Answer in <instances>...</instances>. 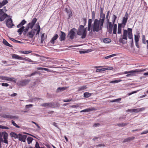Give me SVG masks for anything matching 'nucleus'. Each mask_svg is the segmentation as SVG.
<instances>
[{
    "label": "nucleus",
    "mask_w": 148,
    "mask_h": 148,
    "mask_svg": "<svg viewBox=\"0 0 148 148\" xmlns=\"http://www.w3.org/2000/svg\"><path fill=\"white\" fill-rule=\"evenodd\" d=\"M103 9L101 8L100 14V18L98 20L95 19L93 24V30L94 32H98L100 30H102L104 23L105 14L103 13Z\"/></svg>",
    "instance_id": "f257e3e1"
},
{
    "label": "nucleus",
    "mask_w": 148,
    "mask_h": 148,
    "mask_svg": "<svg viewBox=\"0 0 148 148\" xmlns=\"http://www.w3.org/2000/svg\"><path fill=\"white\" fill-rule=\"evenodd\" d=\"M77 34L78 35L81 36V38H85L87 35V27L85 28L84 26L82 25H80L78 28Z\"/></svg>",
    "instance_id": "f03ea898"
},
{
    "label": "nucleus",
    "mask_w": 148,
    "mask_h": 148,
    "mask_svg": "<svg viewBox=\"0 0 148 148\" xmlns=\"http://www.w3.org/2000/svg\"><path fill=\"white\" fill-rule=\"evenodd\" d=\"M40 26L38 25L36 26V28L31 29V30L29 31L27 34V36L29 38H33L36 34V36L39 35L40 31Z\"/></svg>",
    "instance_id": "7ed1b4c3"
},
{
    "label": "nucleus",
    "mask_w": 148,
    "mask_h": 148,
    "mask_svg": "<svg viewBox=\"0 0 148 148\" xmlns=\"http://www.w3.org/2000/svg\"><path fill=\"white\" fill-rule=\"evenodd\" d=\"M127 31V30L123 29V34L121 36L119 39V42L123 44H125L127 43V40L128 36Z\"/></svg>",
    "instance_id": "20e7f679"
},
{
    "label": "nucleus",
    "mask_w": 148,
    "mask_h": 148,
    "mask_svg": "<svg viewBox=\"0 0 148 148\" xmlns=\"http://www.w3.org/2000/svg\"><path fill=\"white\" fill-rule=\"evenodd\" d=\"M0 116L1 117L6 119H18V117L17 116H12L9 115L8 114H6L3 113L1 114Z\"/></svg>",
    "instance_id": "39448f33"
},
{
    "label": "nucleus",
    "mask_w": 148,
    "mask_h": 148,
    "mask_svg": "<svg viewBox=\"0 0 148 148\" xmlns=\"http://www.w3.org/2000/svg\"><path fill=\"white\" fill-rule=\"evenodd\" d=\"M76 30L77 29L74 28L71 29L69 32L68 36H69L71 39H73L74 38L76 34L75 32Z\"/></svg>",
    "instance_id": "423d86ee"
},
{
    "label": "nucleus",
    "mask_w": 148,
    "mask_h": 148,
    "mask_svg": "<svg viewBox=\"0 0 148 148\" xmlns=\"http://www.w3.org/2000/svg\"><path fill=\"white\" fill-rule=\"evenodd\" d=\"M3 9H0V21H2L8 16V15L4 12Z\"/></svg>",
    "instance_id": "0eeeda50"
},
{
    "label": "nucleus",
    "mask_w": 148,
    "mask_h": 148,
    "mask_svg": "<svg viewBox=\"0 0 148 148\" xmlns=\"http://www.w3.org/2000/svg\"><path fill=\"white\" fill-rule=\"evenodd\" d=\"M30 81V79H25L19 81L18 82V84L20 86H24L28 84Z\"/></svg>",
    "instance_id": "6e6552de"
},
{
    "label": "nucleus",
    "mask_w": 148,
    "mask_h": 148,
    "mask_svg": "<svg viewBox=\"0 0 148 148\" xmlns=\"http://www.w3.org/2000/svg\"><path fill=\"white\" fill-rule=\"evenodd\" d=\"M55 104L54 102H51L49 103H44L41 104V106L46 107H51L54 108L55 106Z\"/></svg>",
    "instance_id": "1a4fd4ad"
},
{
    "label": "nucleus",
    "mask_w": 148,
    "mask_h": 148,
    "mask_svg": "<svg viewBox=\"0 0 148 148\" xmlns=\"http://www.w3.org/2000/svg\"><path fill=\"white\" fill-rule=\"evenodd\" d=\"M128 14L127 12H126L123 18L122 21V24H123L124 27L126 25L128 19Z\"/></svg>",
    "instance_id": "9d476101"
},
{
    "label": "nucleus",
    "mask_w": 148,
    "mask_h": 148,
    "mask_svg": "<svg viewBox=\"0 0 148 148\" xmlns=\"http://www.w3.org/2000/svg\"><path fill=\"white\" fill-rule=\"evenodd\" d=\"M27 137V136L26 135H23L21 134H19L18 139L19 140L23 142H25Z\"/></svg>",
    "instance_id": "9b49d317"
},
{
    "label": "nucleus",
    "mask_w": 148,
    "mask_h": 148,
    "mask_svg": "<svg viewBox=\"0 0 148 148\" xmlns=\"http://www.w3.org/2000/svg\"><path fill=\"white\" fill-rule=\"evenodd\" d=\"M7 26L10 28L12 27V26H14V25L13 24L11 18L8 19L6 23Z\"/></svg>",
    "instance_id": "f8f14e48"
},
{
    "label": "nucleus",
    "mask_w": 148,
    "mask_h": 148,
    "mask_svg": "<svg viewBox=\"0 0 148 148\" xmlns=\"http://www.w3.org/2000/svg\"><path fill=\"white\" fill-rule=\"evenodd\" d=\"M37 19L36 18H34L31 22L28 23V25L31 29H33V27L37 21Z\"/></svg>",
    "instance_id": "ddd939ff"
},
{
    "label": "nucleus",
    "mask_w": 148,
    "mask_h": 148,
    "mask_svg": "<svg viewBox=\"0 0 148 148\" xmlns=\"http://www.w3.org/2000/svg\"><path fill=\"white\" fill-rule=\"evenodd\" d=\"M145 69L141 70L138 69H136L134 70H132L130 71H126L124 72V74H128L130 73H134L140 72L142 71H145Z\"/></svg>",
    "instance_id": "4468645a"
},
{
    "label": "nucleus",
    "mask_w": 148,
    "mask_h": 148,
    "mask_svg": "<svg viewBox=\"0 0 148 148\" xmlns=\"http://www.w3.org/2000/svg\"><path fill=\"white\" fill-rule=\"evenodd\" d=\"M60 32L61 34L60 35L59 37L60 40L61 41L64 40L65 39V37L66 36L65 33L61 31H60Z\"/></svg>",
    "instance_id": "2eb2a0df"
},
{
    "label": "nucleus",
    "mask_w": 148,
    "mask_h": 148,
    "mask_svg": "<svg viewBox=\"0 0 148 148\" xmlns=\"http://www.w3.org/2000/svg\"><path fill=\"white\" fill-rule=\"evenodd\" d=\"M12 58L13 59H16L21 60L22 59H23V57L15 54H12Z\"/></svg>",
    "instance_id": "dca6fc26"
},
{
    "label": "nucleus",
    "mask_w": 148,
    "mask_h": 148,
    "mask_svg": "<svg viewBox=\"0 0 148 148\" xmlns=\"http://www.w3.org/2000/svg\"><path fill=\"white\" fill-rule=\"evenodd\" d=\"M58 35L57 34H55L50 40L49 42L51 44H54L55 43V41L58 38Z\"/></svg>",
    "instance_id": "f3484780"
},
{
    "label": "nucleus",
    "mask_w": 148,
    "mask_h": 148,
    "mask_svg": "<svg viewBox=\"0 0 148 148\" xmlns=\"http://www.w3.org/2000/svg\"><path fill=\"white\" fill-rule=\"evenodd\" d=\"M26 23L27 21L25 19H23L19 24L17 25V27L18 28H19L20 27H22V26H23V25Z\"/></svg>",
    "instance_id": "a211bd4d"
},
{
    "label": "nucleus",
    "mask_w": 148,
    "mask_h": 148,
    "mask_svg": "<svg viewBox=\"0 0 148 148\" xmlns=\"http://www.w3.org/2000/svg\"><path fill=\"white\" fill-rule=\"evenodd\" d=\"M5 134L4 136L3 137V138L4 140H3V143H5L8 144V141L7 139L8 138V134L7 133H4Z\"/></svg>",
    "instance_id": "6ab92c4d"
},
{
    "label": "nucleus",
    "mask_w": 148,
    "mask_h": 148,
    "mask_svg": "<svg viewBox=\"0 0 148 148\" xmlns=\"http://www.w3.org/2000/svg\"><path fill=\"white\" fill-rule=\"evenodd\" d=\"M66 88L65 87H59L56 90V92L57 93L62 92L66 90Z\"/></svg>",
    "instance_id": "aec40b11"
},
{
    "label": "nucleus",
    "mask_w": 148,
    "mask_h": 148,
    "mask_svg": "<svg viewBox=\"0 0 148 148\" xmlns=\"http://www.w3.org/2000/svg\"><path fill=\"white\" fill-rule=\"evenodd\" d=\"M10 135L12 137H13L15 139H16L18 138L19 134H17L15 132H11L10 133Z\"/></svg>",
    "instance_id": "412c9836"
},
{
    "label": "nucleus",
    "mask_w": 148,
    "mask_h": 148,
    "mask_svg": "<svg viewBox=\"0 0 148 148\" xmlns=\"http://www.w3.org/2000/svg\"><path fill=\"white\" fill-rule=\"evenodd\" d=\"M66 12L69 15V18H70L72 16V13L70 9L66 8L65 9Z\"/></svg>",
    "instance_id": "4be33fe9"
},
{
    "label": "nucleus",
    "mask_w": 148,
    "mask_h": 148,
    "mask_svg": "<svg viewBox=\"0 0 148 148\" xmlns=\"http://www.w3.org/2000/svg\"><path fill=\"white\" fill-rule=\"evenodd\" d=\"M19 28H20L18 30L17 32H18L19 33V35H21L24 31L25 27L24 26H22Z\"/></svg>",
    "instance_id": "5701e85b"
},
{
    "label": "nucleus",
    "mask_w": 148,
    "mask_h": 148,
    "mask_svg": "<svg viewBox=\"0 0 148 148\" xmlns=\"http://www.w3.org/2000/svg\"><path fill=\"white\" fill-rule=\"evenodd\" d=\"M8 3L7 0H3L1 2H0V8L7 4Z\"/></svg>",
    "instance_id": "b1692460"
},
{
    "label": "nucleus",
    "mask_w": 148,
    "mask_h": 148,
    "mask_svg": "<svg viewBox=\"0 0 148 148\" xmlns=\"http://www.w3.org/2000/svg\"><path fill=\"white\" fill-rule=\"evenodd\" d=\"M135 138L134 137H128L127 138L125 139L123 141V143L126 142H128L130 141L134 140Z\"/></svg>",
    "instance_id": "393cba45"
},
{
    "label": "nucleus",
    "mask_w": 148,
    "mask_h": 148,
    "mask_svg": "<svg viewBox=\"0 0 148 148\" xmlns=\"http://www.w3.org/2000/svg\"><path fill=\"white\" fill-rule=\"evenodd\" d=\"M3 43L5 45L9 46L11 47H13L12 45L9 44L8 42L4 39H3Z\"/></svg>",
    "instance_id": "a878e982"
},
{
    "label": "nucleus",
    "mask_w": 148,
    "mask_h": 148,
    "mask_svg": "<svg viewBox=\"0 0 148 148\" xmlns=\"http://www.w3.org/2000/svg\"><path fill=\"white\" fill-rule=\"evenodd\" d=\"M94 109V108H88L86 109H85L84 110H81L80 111V112H89L90 111H92Z\"/></svg>",
    "instance_id": "bb28decb"
},
{
    "label": "nucleus",
    "mask_w": 148,
    "mask_h": 148,
    "mask_svg": "<svg viewBox=\"0 0 148 148\" xmlns=\"http://www.w3.org/2000/svg\"><path fill=\"white\" fill-rule=\"evenodd\" d=\"M10 77H8L0 76V79L3 80H5L10 81Z\"/></svg>",
    "instance_id": "cd10ccee"
},
{
    "label": "nucleus",
    "mask_w": 148,
    "mask_h": 148,
    "mask_svg": "<svg viewBox=\"0 0 148 148\" xmlns=\"http://www.w3.org/2000/svg\"><path fill=\"white\" fill-rule=\"evenodd\" d=\"M87 87L86 86L80 87L78 88V91H83L87 88Z\"/></svg>",
    "instance_id": "c85d7f7f"
},
{
    "label": "nucleus",
    "mask_w": 148,
    "mask_h": 148,
    "mask_svg": "<svg viewBox=\"0 0 148 148\" xmlns=\"http://www.w3.org/2000/svg\"><path fill=\"white\" fill-rule=\"evenodd\" d=\"M33 140V139L30 137H28L27 138V140L28 142V144H29L31 143Z\"/></svg>",
    "instance_id": "c756f323"
},
{
    "label": "nucleus",
    "mask_w": 148,
    "mask_h": 148,
    "mask_svg": "<svg viewBox=\"0 0 148 148\" xmlns=\"http://www.w3.org/2000/svg\"><path fill=\"white\" fill-rule=\"evenodd\" d=\"M91 95V94L90 93L88 92H85L84 94V97L85 98H88L90 97Z\"/></svg>",
    "instance_id": "7c9ffc66"
},
{
    "label": "nucleus",
    "mask_w": 148,
    "mask_h": 148,
    "mask_svg": "<svg viewBox=\"0 0 148 148\" xmlns=\"http://www.w3.org/2000/svg\"><path fill=\"white\" fill-rule=\"evenodd\" d=\"M87 30L88 31H90L91 30L90 32H94L93 31V26L92 27L91 25H88Z\"/></svg>",
    "instance_id": "2f4dec72"
},
{
    "label": "nucleus",
    "mask_w": 148,
    "mask_h": 148,
    "mask_svg": "<svg viewBox=\"0 0 148 148\" xmlns=\"http://www.w3.org/2000/svg\"><path fill=\"white\" fill-rule=\"evenodd\" d=\"M117 25L116 24H114L113 26V34H116V33Z\"/></svg>",
    "instance_id": "473e14b6"
},
{
    "label": "nucleus",
    "mask_w": 148,
    "mask_h": 148,
    "mask_svg": "<svg viewBox=\"0 0 148 148\" xmlns=\"http://www.w3.org/2000/svg\"><path fill=\"white\" fill-rule=\"evenodd\" d=\"M9 38L12 41L16 43H20L21 44L23 43V42H22L16 40L14 39L13 38Z\"/></svg>",
    "instance_id": "72a5a7b5"
},
{
    "label": "nucleus",
    "mask_w": 148,
    "mask_h": 148,
    "mask_svg": "<svg viewBox=\"0 0 148 148\" xmlns=\"http://www.w3.org/2000/svg\"><path fill=\"white\" fill-rule=\"evenodd\" d=\"M113 67L111 66L107 68L100 69L101 71H103L106 70H110L113 69Z\"/></svg>",
    "instance_id": "f704fd0d"
},
{
    "label": "nucleus",
    "mask_w": 148,
    "mask_h": 148,
    "mask_svg": "<svg viewBox=\"0 0 148 148\" xmlns=\"http://www.w3.org/2000/svg\"><path fill=\"white\" fill-rule=\"evenodd\" d=\"M91 51V50L90 49H88L87 50H84V51H79V53L81 54L82 53H88Z\"/></svg>",
    "instance_id": "c9c22d12"
},
{
    "label": "nucleus",
    "mask_w": 148,
    "mask_h": 148,
    "mask_svg": "<svg viewBox=\"0 0 148 148\" xmlns=\"http://www.w3.org/2000/svg\"><path fill=\"white\" fill-rule=\"evenodd\" d=\"M128 123H120L117 124V125L119 127H124L126 126L128 124Z\"/></svg>",
    "instance_id": "e433bc0d"
},
{
    "label": "nucleus",
    "mask_w": 148,
    "mask_h": 148,
    "mask_svg": "<svg viewBox=\"0 0 148 148\" xmlns=\"http://www.w3.org/2000/svg\"><path fill=\"white\" fill-rule=\"evenodd\" d=\"M139 38L140 36L137 35H134V40L135 42H138Z\"/></svg>",
    "instance_id": "4c0bfd02"
},
{
    "label": "nucleus",
    "mask_w": 148,
    "mask_h": 148,
    "mask_svg": "<svg viewBox=\"0 0 148 148\" xmlns=\"http://www.w3.org/2000/svg\"><path fill=\"white\" fill-rule=\"evenodd\" d=\"M111 40L108 38H106L104 39L103 42L105 43H108L110 42Z\"/></svg>",
    "instance_id": "58836bf2"
},
{
    "label": "nucleus",
    "mask_w": 148,
    "mask_h": 148,
    "mask_svg": "<svg viewBox=\"0 0 148 148\" xmlns=\"http://www.w3.org/2000/svg\"><path fill=\"white\" fill-rule=\"evenodd\" d=\"M7 133L5 132H0V140H3V138H2L3 136H4L5 134L4 133Z\"/></svg>",
    "instance_id": "ea45409f"
},
{
    "label": "nucleus",
    "mask_w": 148,
    "mask_h": 148,
    "mask_svg": "<svg viewBox=\"0 0 148 148\" xmlns=\"http://www.w3.org/2000/svg\"><path fill=\"white\" fill-rule=\"evenodd\" d=\"M121 98H119L116 99H115L112 100H111V102H119L121 101Z\"/></svg>",
    "instance_id": "a19ab883"
},
{
    "label": "nucleus",
    "mask_w": 148,
    "mask_h": 148,
    "mask_svg": "<svg viewBox=\"0 0 148 148\" xmlns=\"http://www.w3.org/2000/svg\"><path fill=\"white\" fill-rule=\"evenodd\" d=\"M11 123L14 126L16 127L17 128H20V127L17 125L13 120H12L11 121Z\"/></svg>",
    "instance_id": "79ce46f5"
},
{
    "label": "nucleus",
    "mask_w": 148,
    "mask_h": 148,
    "mask_svg": "<svg viewBox=\"0 0 148 148\" xmlns=\"http://www.w3.org/2000/svg\"><path fill=\"white\" fill-rule=\"evenodd\" d=\"M117 55L116 54H113L109 55V56H107L105 58L106 59H108L109 58H111L112 57L115 56H116Z\"/></svg>",
    "instance_id": "37998d69"
},
{
    "label": "nucleus",
    "mask_w": 148,
    "mask_h": 148,
    "mask_svg": "<svg viewBox=\"0 0 148 148\" xmlns=\"http://www.w3.org/2000/svg\"><path fill=\"white\" fill-rule=\"evenodd\" d=\"M23 58V59H22V60H25L26 61H27L29 62H34V61L32 60H31L29 58Z\"/></svg>",
    "instance_id": "c03bdc74"
},
{
    "label": "nucleus",
    "mask_w": 148,
    "mask_h": 148,
    "mask_svg": "<svg viewBox=\"0 0 148 148\" xmlns=\"http://www.w3.org/2000/svg\"><path fill=\"white\" fill-rule=\"evenodd\" d=\"M40 99V98H34L32 99H30V100H31V101H37L38 100H39Z\"/></svg>",
    "instance_id": "a18cd8bd"
},
{
    "label": "nucleus",
    "mask_w": 148,
    "mask_h": 148,
    "mask_svg": "<svg viewBox=\"0 0 148 148\" xmlns=\"http://www.w3.org/2000/svg\"><path fill=\"white\" fill-rule=\"evenodd\" d=\"M44 34H45L44 33L43 34H42L41 35V43H42L44 41L45 39L44 37Z\"/></svg>",
    "instance_id": "49530a36"
},
{
    "label": "nucleus",
    "mask_w": 148,
    "mask_h": 148,
    "mask_svg": "<svg viewBox=\"0 0 148 148\" xmlns=\"http://www.w3.org/2000/svg\"><path fill=\"white\" fill-rule=\"evenodd\" d=\"M32 52V51H23L22 53H23L26 54L30 53Z\"/></svg>",
    "instance_id": "de8ad7c7"
},
{
    "label": "nucleus",
    "mask_w": 148,
    "mask_h": 148,
    "mask_svg": "<svg viewBox=\"0 0 148 148\" xmlns=\"http://www.w3.org/2000/svg\"><path fill=\"white\" fill-rule=\"evenodd\" d=\"M121 80L120 79L117 80H113L111 81L110 82L112 83H116L119 82L121 81Z\"/></svg>",
    "instance_id": "09e8293b"
},
{
    "label": "nucleus",
    "mask_w": 148,
    "mask_h": 148,
    "mask_svg": "<svg viewBox=\"0 0 148 148\" xmlns=\"http://www.w3.org/2000/svg\"><path fill=\"white\" fill-rule=\"evenodd\" d=\"M142 42L144 44H146V42L145 41V37L144 35L143 36L142 39Z\"/></svg>",
    "instance_id": "8fccbe9b"
},
{
    "label": "nucleus",
    "mask_w": 148,
    "mask_h": 148,
    "mask_svg": "<svg viewBox=\"0 0 148 148\" xmlns=\"http://www.w3.org/2000/svg\"><path fill=\"white\" fill-rule=\"evenodd\" d=\"M37 69L38 70H44L45 71H48L49 69L47 68H42V67H38L37 68Z\"/></svg>",
    "instance_id": "3c124183"
},
{
    "label": "nucleus",
    "mask_w": 148,
    "mask_h": 148,
    "mask_svg": "<svg viewBox=\"0 0 148 148\" xmlns=\"http://www.w3.org/2000/svg\"><path fill=\"white\" fill-rule=\"evenodd\" d=\"M108 23V29L112 28L113 25L111 22H109Z\"/></svg>",
    "instance_id": "603ef678"
},
{
    "label": "nucleus",
    "mask_w": 148,
    "mask_h": 148,
    "mask_svg": "<svg viewBox=\"0 0 148 148\" xmlns=\"http://www.w3.org/2000/svg\"><path fill=\"white\" fill-rule=\"evenodd\" d=\"M110 14V11H108L107 12V15L106 17V18L107 20V23H108L109 21V19L108 18V16H109Z\"/></svg>",
    "instance_id": "864d4df0"
},
{
    "label": "nucleus",
    "mask_w": 148,
    "mask_h": 148,
    "mask_svg": "<svg viewBox=\"0 0 148 148\" xmlns=\"http://www.w3.org/2000/svg\"><path fill=\"white\" fill-rule=\"evenodd\" d=\"M29 28H30V27H29V26L27 25L24 28V30L25 31V32H27L29 31Z\"/></svg>",
    "instance_id": "5fc2aeb1"
},
{
    "label": "nucleus",
    "mask_w": 148,
    "mask_h": 148,
    "mask_svg": "<svg viewBox=\"0 0 148 148\" xmlns=\"http://www.w3.org/2000/svg\"><path fill=\"white\" fill-rule=\"evenodd\" d=\"M128 37L129 39H131L132 40H133L132 34H128Z\"/></svg>",
    "instance_id": "6e6d98bb"
},
{
    "label": "nucleus",
    "mask_w": 148,
    "mask_h": 148,
    "mask_svg": "<svg viewBox=\"0 0 148 148\" xmlns=\"http://www.w3.org/2000/svg\"><path fill=\"white\" fill-rule=\"evenodd\" d=\"M117 18V16L115 15H113V23L114 24L115 22V20Z\"/></svg>",
    "instance_id": "4d7b16f0"
},
{
    "label": "nucleus",
    "mask_w": 148,
    "mask_h": 148,
    "mask_svg": "<svg viewBox=\"0 0 148 148\" xmlns=\"http://www.w3.org/2000/svg\"><path fill=\"white\" fill-rule=\"evenodd\" d=\"M1 85H2V86H5V87H7L9 86V85L8 83H1L0 84Z\"/></svg>",
    "instance_id": "13d9d810"
},
{
    "label": "nucleus",
    "mask_w": 148,
    "mask_h": 148,
    "mask_svg": "<svg viewBox=\"0 0 148 148\" xmlns=\"http://www.w3.org/2000/svg\"><path fill=\"white\" fill-rule=\"evenodd\" d=\"M132 111L133 112H135L136 113H137L138 112H139V110L138 108L136 109H132Z\"/></svg>",
    "instance_id": "bf43d9fd"
},
{
    "label": "nucleus",
    "mask_w": 148,
    "mask_h": 148,
    "mask_svg": "<svg viewBox=\"0 0 148 148\" xmlns=\"http://www.w3.org/2000/svg\"><path fill=\"white\" fill-rule=\"evenodd\" d=\"M35 148H40V147L39 145L37 142H36V144L35 145Z\"/></svg>",
    "instance_id": "052dcab7"
},
{
    "label": "nucleus",
    "mask_w": 148,
    "mask_h": 148,
    "mask_svg": "<svg viewBox=\"0 0 148 148\" xmlns=\"http://www.w3.org/2000/svg\"><path fill=\"white\" fill-rule=\"evenodd\" d=\"M10 81L16 82V80H15V78L14 77H10Z\"/></svg>",
    "instance_id": "680f3d73"
},
{
    "label": "nucleus",
    "mask_w": 148,
    "mask_h": 148,
    "mask_svg": "<svg viewBox=\"0 0 148 148\" xmlns=\"http://www.w3.org/2000/svg\"><path fill=\"white\" fill-rule=\"evenodd\" d=\"M128 32H127L128 34H132V29L131 28H128L127 29Z\"/></svg>",
    "instance_id": "e2e57ef3"
},
{
    "label": "nucleus",
    "mask_w": 148,
    "mask_h": 148,
    "mask_svg": "<svg viewBox=\"0 0 148 148\" xmlns=\"http://www.w3.org/2000/svg\"><path fill=\"white\" fill-rule=\"evenodd\" d=\"M92 19H94L95 17V13L94 12H92Z\"/></svg>",
    "instance_id": "0e129e2a"
},
{
    "label": "nucleus",
    "mask_w": 148,
    "mask_h": 148,
    "mask_svg": "<svg viewBox=\"0 0 148 148\" xmlns=\"http://www.w3.org/2000/svg\"><path fill=\"white\" fill-rule=\"evenodd\" d=\"M72 100V99H68L67 100L64 99L63 100V101L64 102H70Z\"/></svg>",
    "instance_id": "69168bd1"
},
{
    "label": "nucleus",
    "mask_w": 148,
    "mask_h": 148,
    "mask_svg": "<svg viewBox=\"0 0 148 148\" xmlns=\"http://www.w3.org/2000/svg\"><path fill=\"white\" fill-rule=\"evenodd\" d=\"M96 146L97 147H105V145L104 144H99V145H96Z\"/></svg>",
    "instance_id": "338daca9"
},
{
    "label": "nucleus",
    "mask_w": 148,
    "mask_h": 148,
    "mask_svg": "<svg viewBox=\"0 0 148 148\" xmlns=\"http://www.w3.org/2000/svg\"><path fill=\"white\" fill-rule=\"evenodd\" d=\"M148 133V130L145 131H144L143 132H141L140 133V134L141 135H143V134H147Z\"/></svg>",
    "instance_id": "774afa93"
}]
</instances>
